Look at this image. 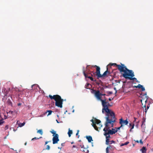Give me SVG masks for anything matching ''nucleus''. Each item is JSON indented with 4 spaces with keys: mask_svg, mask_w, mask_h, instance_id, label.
I'll use <instances>...</instances> for the list:
<instances>
[{
    "mask_svg": "<svg viewBox=\"0 0 153 153\" xmlns=\"http://www.w3.org/2000/svg\"><path fill=\"white\" fill-rule=\"evenodd\" d=\"M105 119L106 120L105 123V128H108L107 130L111 135L115 134L117 132V130L113 128L111 129H110V127L108 126V124L109 123H115L116 122V118L115 115L111 117H106Z\"/></svg>",
    "mask_w": 153,
    "mask_h": 153,
    "instance_id": "obj_1",
    "label": "nucleus"
},
{
    "mask_svg": "<svg viewBox=\"0 0 153 153\" xmlns=\"http://www.w3.org/2000/svg\"><path fill=\"white\" fill-rule=\"evenodd\" d=\"M106 100L105 99L104 100H101L102 105V112L103 113H104L105 112H106V117H111L113 116H115L114 113L108 108L107 105L109 103L108 101H106Z\"/></svg>",
    "mask_w": 153,
    "mask_h": 153,
    "instance_id": "obj_2",
    "label": "nucleus"
},
{
    "mask_svg": "<svg viewBox=\"0 0 153 153\" xmlns=\"http://www.w3.org/2000/svg\"><path fill=\"white\" fill-rule=\"evenodd\" d=\"M49 97L51 99L54 100L55 101V105L59 107L62 108V102L63 99L58 95H54L53 96L51 95H49Z\"/></svg>",
    "mask_w": 153,
    "mask_h": 153,
    "instance_id": "obj_3",
    "label": "nucleus"
},
{
    "mask_svg": "<svg viewBox=\"0 0 153 153\" xmlns=\"http://www.w3.org/2000/svg\"><path fill=\"white\" fill-rule=\"evenodd\" d=\"M122 76L126 79H128L130 80H135L136 82H137L136 78L133 77L134 76L133 71L131 70H129L127 68L124 73L122 74Z\"/></svg>",
    "mask_w": 153,
    "mask_h": 153,
    "instance_id": "obj_4",
    "label": "nucleus"
},
{
    "mask_svg": "<svg viewBox=\"0 0 153 153\" xmlns=\"http://www.w3.org/2000/svg\"><path fill=\"white\" fill-rule=\"evenodd\" d=\"M109 65H110L111 66H116L117 67V69L120 71V72L122 74H123V72L124 73L127 68L124 64L122 63H121L120 65H117L115 63H110Z\"/></svg>",
    "mask_w": 153,
    "mask_h": 153,
    "instance_id": "obj_5",
    "label": "nucleus"
},
{
    "mask_svg": "<svg viewBox=\"0 0 153 153\" xmlns=\"http://www.w3.org/2000/svg\"><path fill=\"white\" fill-rule=\"evenodd\" d=\"M108 129V128H104L103 130L104 131V135L105 136L106 138L105 143L107 145H108L109 144V139L111 138L110 135H111L110 133H109V132L107 130Z\"/></svg>",
    "mask_w": 153,
    "mask_h": 153,
    "instance_id": "obj_6",
    "label": "nucleus"
},
{
    "mask_svg": "<svg viewBox=\"0 0 153 153\" xmlns=\"http://www.w3.org/2000/svg\"><path fill=\"white\" fill-rule=\"evenodd\" d=\"M92 93L94 94L96 97L100 101H101V100H102L101 99V97L100 96H105V94H102L100 93L99 91V90L96 91L95 90L93 89L92 90Z\"/></svg>",
    "mask_w": 153,
    "mask_h": 153,
    "instance_id": "obj_7",
    "label": "nucleus"
},
{
    "mask_svg": "<svg viewBox=\"0 0 153 153\" xmlns=\"http://www.w3.org/2000/svg\"><path fill=\"white\" fill-rule=\"evenodd\" d=\"M52 140L53 144H55L58 143V141H59V135L58 134H56L53 136Z\"/></svg>",
    "mask_w": 153,
    "mask_h": 153,
    "instance_id": "obj_8",
    "label": "nucleus"
},
{
    "mask_svg": "<svg viewBox=\"0 0 153 153\" xmlns=\"http://www.w3.org/2000/svg\"><path fill=\"white\" fill-rule=\"evenodd\" d=\"M94 67L96 68V75L97 77V78L98 79L99 78H101V74L100 73V68L96 65H95Z\"/></svg>",
    "mask_w": 153,
    "mask_h": 153,
    "instance_id": "obj_9",
    "label": "nucleus"
},
{
    "mask_svg": "<svg viewBox=\"0 0 153 153\" xmlns=\"http://www.w3.org/2000/svg\"><path fill=\"white\" fill-rule=\"evenodd\" d=\"M120 123L121 124V127H122L125 125H127L128 122L127 120H123L122 118L120 119Z\"/></svg>",
    "mask_w": 153,
    "mask_h": 153,
    "instance_id": "obj_10",
    "label": "nucleus"
},
{
    "mask_svg": "<svg viewBox=\"0 0 153 153\" xmlns=\"http://www.w3.org/2000/svg\"><path fill=\"white\" fill-rule=\"evenodd\" d=\"M110 74V71H108V68H107V70L103 74L101 75V78H104L105 77H107Z\"/></svg>",
    "mask_w": 153,
    "mask_h": 153,
    "instance_id": "obj_11",
    "label": "nucleus"
},
{
    "mask_svg": "<svg viewBox=\"0 0 153 153\" xmlns=\"http://www.w3.org/2000/svg\"><path fill=\"white\" fill-rule=\"evenodd\" d=\"M95 125L97 124V125H99V126H100L98 127H97V128H98V129H99V130H100L102 126V125L100 124L101 121L100 120L97 119L96 118H95Z\"/></svg>",
    "mask_w": 153,
    "mask_h": 153,
    "instance_id": "obj_12",
    "label": "nucleus"
},
{
    "mask_svg": "<svg viewBox=\"0 0 153 153\" xmlns=\"http://www.w3.org/2000/svg\"><path fill=\"white\" fill-rule=\"evenodd\" d=\"M143 97L142 98V99L141 100V102L142 104H143L142 103V102H143L144 101L145 103H146V102H147V100L148 98V96H147L146 93L144 94V95H143Z\"/></svg>",
    "mask_w": 153,
    "mask_h": 153,
    "instance_id": "obj_13",
    "label": "nucleus"
},
{
    "mask_svg": "<svg viewBox=\"0 0 153 153\" xmlns=\"http://www.w3.org/2000/svg\"><path fill=\"white\" fill-rule=\"evenodd\" d=\"M115 148V147L111 145H109L108 147H107L106 149V153H109V149H112L113 150Z\"/></svg>",
    "mask_w": 153,
    "mask_h": 153,
    "instance_id": "obj_14",
    "label": "nucleus"
},
{
    "mask_svg": "<svg viewBox=\"0 0 153 153\" xmlns=\"http://www.w3.org/2000/svg\"><path fill=\"white\" fill-rule=\"evenodd\" d=\"M83 74L85 77L86 78H88L89 79L92 81H94V79L92 77L88 76V74H86L85 73L84 71H83Z\"/></svg>",
    "mask_w": 153,
    "mask_h": 153,
    "instance_id": "obj_15",
    "label": "nucleus"
},
{
    "mask_svg": "<svg viewBox=\"0 0 153 153\" xmlns=\"http://www.w3.org/2000/svg\"><path fill=\"white\" fill-rule=\"evenodd\" d=\"M92 123V126L94 127V128L97 131H99V130H98V128L97 126L96 125H95L94 124L95 121L93 119H92L91 120Z\"/></svg>",
    "mask_w": 153,
    "mask_h": 153,
    "instance_id": "obj_16",
    "label": "nucleus"
},
{
    "mask_svg": "<svg viewBox=\"0 0 153 153\" xmlns=\"http://www.w3.org/2000/svg\"><path fill=\"white\" fill-rule=\"evenodd\" d=\"M86 139L88 140L89 142L90 143L91 141H93L92 138L91 136H86Z\"/></svg>",
    "mask_w": 153,
    "mask_h": 153,
    "instance_id": "obj_17",
    "label": "nucleus"
},
{
    "mask_svg": "<svg viewBox=\"0 0 153 153\" xmlns=\"http://www.w3.org/2000/svg\"><path fill=\"white\" fill-rule=\"evenodd\" d=\"M140 151H142V152L143 153H146V147H144V146H143L142 147V149H140Z\"/></svg>",
    "mask_w": 153,
    "mask_h": 153,
    "instance_id": "obj_18",
    "label": "nucleus"
},
{
    "mask_svg": "<svg viewBox=\"0 0 153 153\" xmlns=\"http://www.w3.org/2000/svg\"><path fill=\"white\" fill-rule=\"evenodd\" d=\"M82 152H84L86 153H89V151L87 148H84L82 150Z\"/></svg>",
    "mask_w": 153,
    "mask_h": 153,
    "instance_id": "obj_19",
    "label": "nucleus"
},
{
    "mask_svg": "<svg viewBox=\"0 0 153 153\" xmlns=\"http://www.w3.org/2000/svg\"><path fill=\"white\" fill-rule=\"evenodd\" d=\"M68 134L69 137H70L71 134H72V131L71 130H70V129H69L68 131Z\"/></svg>",
    "mask_w": 153,
    "mask_h": 153,
    "instance_id": "obj_20",
    "label": "nucleus"
},
{
    "mask_svg": "<svg viewBox=\"0 0 153 153\" xmlns=\"http://www.w3.org/2000/svg\"><path fill=\"white\" fill-rule=\"evenodd\" d=\"M25 122H24L23 123H20L18 124V126L20 127H22L24 126V125L25 124Z\"/></svg>",
    "mask_w": 153,
    "mask_h": 153,
    "instance_id": "obj_21",
    "label": "nucleus"
},
{
    "mask_svg": "<svg viewBox=\"0 0 153 153\" xmlns=\"http://www.w3.org/2000/svg\"><path fill=\"white\" fill-rule=\"evenodd\" d=\"M142 85H141L140 84H138V85L136 86H134V87L137 88H140L141 87H142Z\"/></svg>",
    "mask_w": 153,
    "mask_h": 153,
    "instance_id": "obj_22",
    "label": "nucleus"
},
{
    "mask_svg": "<svg viewBox=\"0 0 153 153\" xmlns=\"http://www.w3.org/2000/svg\"><path fill=\"white\" fill-rule=\"evenodd\" d=\"M129 143V142L128 141H127L124 143H122L120 145V146H124V145H127Z\"/></svg>",
    "mask_w": 153,
    "mask_h": 153,
    "instance_id": "obj_23",
    "label": "nucleus"
},
{
    "mask_svg": "<svg viewBox=\"0 0 153 153\" xmlns=\"http://www.w3.org/2000/svg\"><path fill=\"white\" fill-rule=\"evenodd\" d=\"M37 133H39L42 135L43 134V132L42 129H39L37 131Z\"/></svg>",
    "mask_w": 153,
    "mask_h": 153,
    "instance_id": "obj_24",
    "label": "nucleus"
},
{
    "mask_svg": "<svg viewBox=\"0 0 153 153\" xmlns=\"http://www.w3.org/2000/svg\"><path fill=\"white\" fill-rule=\"evenodd\" d=\"M50 132L53 134V136H54L56 134V131H54V130H52L50 131Z\"/></svg>",
    "mask_w": 153,
    "mask_h": 153,
    "instance_id": "obj_25",
    "label": "nucleus"
},
{
    "mask_svg": "<svg viewBox=\"0 0 153 153\" xmlns=\"http://www.w3.org/2000/svg\"><path fill=\"white\" fill-rule=\"evenodd\" d=\"M7 102L9 105H10L11 106L12 105V103L10 100H8Z\"/></svg>",
    "mask_w": 153,
    "mask_h": 153,
    "instance_id": "obj_26",
    "label": "nucleus"
},
{
    "mask_svg": "<svg viewBox=\"0 0 153 153\" xmlns=\"http://www.w3.org/2000/svg\"><path fill=\"white\" fill-rule=\"evenodd\" d=\"M48 112V116L51 115V114L52 111L51 110H47L46 111V112Z\"/></svg>",
    "mask_w": 153,
    "mask_h": 153,
    "instance_id": "obj_27",
    "label": "nucleus"
},
{
    "mask_svg": "<svg viewBox=\"0 0 153 153\" xmlns=\"http://www.w3.org/2000/svg\"><path fill=\"white\" fill-rule=\"evenodd\" d=\"M96 74V72H94V71H92L91 72V73L90 74L92 76H93V75H95V74Z\"/></svg>",
    "mask_w": 153,
    "mask_h": 153,
    "instance_id": "obj_28",
    "label": "nucleus"
},
{
    "mask_svg": "<svg viewBox=\"0 0 153 153\" xmlns=\"http://www.w3.org/2000/svg\"><path fill=\"white\" fill-rule=\"evenodd\" d=\"M42 138V137H40L39 138L34 137L32 138L31 140H37Z\"/></svg>",
    "mask_w": 153,
    "mask_h": 153,
    "instance_id": "obj_29",
    "label": "nucleus"
},
{
    "mask_svg": "<svg viewBox=\"0 0 153 153\" xmlns=\"http://www.w3.org/2000/svg\"><path fill=\"white\" fill-rule=\"evenodd\" d=\"M50 149V146L49 145H47V148L45 149V150H49ZM45 149H44V150H45Z\"/></svg>",
    "mask_w": 153,
    "mask_h": 153,
    "instance_id": "obj_30",
    "label": "nucleus"
},
{
    "mask_svg": "<svg viewBox=\"0 0 153 153\" xmlns=\"http://www.w3.org/2000/svg\"><path fill=\"white\" fill-rule=\"evenodd\" d=\"M33 86H35L36 88L37 87H38L40 89V88L39 87V85L37 84H34V85H32V88Z\"/></svg>",
    "mask_w": 153,
    "mask_h": 153,
    "instance_id": "obj_31",
    "label": "nucleus"
},
{
    "mask_svg": "<svg viewBox=\"0 0 153 153\" xmlns=\"http://www.w3.org/2000/svg\"><path fill=\"white\" fill-rule=\"evenodd\" d=\"M4 122V121H3V120H0V125L2 124Z\"/></svg>",
    "mask_w": 153,
    "mask_h": 153,
    "instance_id": "obj_32",
    "label": "nucleus"
},
{
    "mask_svg": "<svg viewBox=\"0 0 153 153\" xmlns=\"http://www.w3.org/2000/svg\"><path fill=\"white\" fill-rule=\"evenodd\" d=\"M140 88L141 89V90L142 91H143L145 90V88L143 87V85L142 86V87H141V88Z\"/></svg>",
    "mask_w": 153,
    "mask_h": 153,
    "instance_id": "obj_33",
    "label": "nucleus"
},
{
    "mask_svg": "<svg viewBox=\"0 0 153 153\" xmlns=\"http://www.w3.org/2000/svg\"><path fill=\"white\" fill-rule=\"evenodd\" d=\"M144 108H145V112L146 113L147 111V109H146V105H144Z\"/></svg>",
    "mask_w": 153,
    "mask_h": 153,
    "instance_id": "obj_34",
    "label": "nucleus"
},
{
    "mask_svg": "<svg viewBox=\"0 0 153 153\" xmlns=\"http://www.w3.org/2000/svg\"><path fill=\"white\" fill-rule=\"evenodd\" d=\"M134 124H132V127H131L130 130V131H131V130L134 128Z\"/></svg>",
    "mask_w": 153,
    "mask_h": 153,
    "instance_id": "obj_35",
    "label": "nucleus"
},
{
    "mask_svg": "<svg viewBox=\"0 0 153 153\" xmlns=\"http://www.w3.org/2000/svg\"><path fill=\"white\" fill-rule=\"evenodd\" d=\"M8 125H6L5 127V128H4V129L5 130H7L8 129Z\"/></svg>",
    "mask_w": 153,
    "mask_h": 153,
    "instance_id": "obj_36",
    "label": "nucleus"
},
{
    "mask_svg": "<svg viewBox=\"0 0 153 153\" xmlns=\"http://www.w3.org/2000/svg\"><path fill=\"white\" fill-rule=\"evenodd\" d=\"M121 127V126L120 127H116L115 128L116 129V130H117V131H118V130H120V128L121 127Z\"/></svg>",
    "mask_w": 153,
    "mask_h": 153,
    "instance_id": "obj_37",
    "label": "nucleus"
},
{
    "mask_svg": "<svg viewBox=\"0 0 153 153\" xmlns=\"http://www.w3.org/2000/svg\"><path fill=\"white\" fill-rule=\"evenodd\" d=\"M111 106V105L109 103L107 105V107H108V108L109 107H110V106Z\"/></svg>",
    "mask_w": 153,
    "mask_h": 153,
    "instance_id": "obj_38",
    "label": "nucleus"
},
{
    "mask_svg": "<svg viewBox=\"0 0 153 153\" xmlns=\"http://www.w3.org/2000/svg\"><path fill=\"white\" fill-rule=\"evenodd\" d=\"M140 144H143V141H142V140L141 139L140 140Z\"/></svg>",
    "mask_w": 153,
    "mask_h": 153,
    "instance_id": "obj_39",
    "label": "nucleus"
},
{
    "mask_svg": "<svg viewBox=\"0 0 153 153\" xmlns=\"http://www.w3.org/2000/svg\"><path fill=\"white\" fill-rule=\"evenodd\" d=\"M111 143H110V144H111L112 143H115V141L114 140H112L110 141Z\"/></svg>",
    "mask_w": 153,
    "mask_h": 153,
    "instance_id": "obj_40",
    "label": "nucleus"
},
{
    "mask_svg": "<svg viewBox=\"0 0 153 153\" xmlns=\"http://www.w3.org/2000/svg\"><path fill=\"white\" fill-rule=\"evenodd\" d=\"M13 113V111H9V112H8V113L11 114H12Z\"/></svg>",
    "mask_w": 153,
    "mask_h": 153,
    "instance_id": "obj_41",
    "label": "nucleus"
},
{
    "mask_svg": "<svg viewBox=\"0 0 153 153\" xmlns=\"http://www.w3.org/2000/svg\"><path fill=\"white\" fill-rule=\"evenodd\" d=\"M132 124H134V123H130L129 124V125L130 126H131V127H132Z\"/></svg>",
    "mask_w": 153,
    "mask_h": 153,
    "instance_id": "obj_42",
    "label": "nucleus"
},
{
    "mask_svg": "<svg viewBox=\"0 0 153 153\" xmlns=\"http://www.w3.org/2000/svg\"><path fill=\"white\" fill-rule=\"evenodd\" d=\"M79 130H78L77 131V133L76 134V136H77V135H78V134H79Z\"/></svg>",
    "mask_w": 153,
    "mask_h": 153,
    "instance_id": "obj_43",
    "label": "nucleus"
},
{
    "mask_svg": "<svg viewBox=\"0 0 153 153\" xmlns=\"http://www.w3.org/2000/svg\"><path fill=\"white\" fill-rule=\"evenodd\" d=\"M108 93L110 94H112L113 93L111 91H109L108 92Z\"/></svg>",
    "mask_w": 153,
    "mask_h": 153,
    "instance_id": "obj_44",
    "label": "nucleus"
},
{
    "mask_svg": "<svg viewBox=\"0 0 153 153\" xmlns=\"http://www.w3.org/2000/svg\"><path fill=\"white\" fill-rule=\"evenodd\" d=\"M134 120L133 122H134L136 121V120L137 119V118L134 117Z\"/></svg>",
    "mask_w": 153,
    "mask_h": 153,
    "instance_id": "obj_45",
    "label": "nucleus"
},
{
    "mask_svg": "<svg viewBox=\"0 0 153 153\" xmlns=\"http://www.w3.org/2000/svg\"><path fill=\"white\" fill-rule=\"evenodd\" d=\"M114 123H110V124H111V127H113Z\"/></svg>",
    "mask_w": 153,
    "mask_h": 153,
    "instance_id": "obj_46",
    "label": "nucleus"
},
{
    "mask_svg": "<svg viewBox=\"0 0 153 153\" xmlns=\"http://www.w3.org/2000/svg\"><path fill=\"white\" fill-rule=\"evenodd\" d=\"M49 142L48 141H46L45 142V145L47 144Z\"/></svg>",
    "mask_w": 153,
    "mask_h": 153,
    "instance_id": "obj_47",
    "label": "nucleus"
},
{
    "mask_svg": "<svg viewBox=\"0 0 153 153\" xmlns=\"http://www.w3.org/2000/svg\"><path fill=\"white\" fill-rule=\"evenodd\" d=\"M113 99V98H112L111 99L110 98H109L108 100L109 101H110L111 100H112Z\"/></svg>",
    "mask_w": 153,
    "mask_h": 153,
    "instance_id": "obj_48",
    "label": "nucleus"
},
{
    "mask_svg": "<svg viewBox=\"0 0 153 153\" xmlns=\"http://www.w3.org/2000/svg\"><path fill=\"white\" fill-rule=\"evenodd\" d=\"M73 148H76V146H75V145H73Z\"/></svg>",
    "mask_w": 153,
    "mask_h": 153,
    "instance_id": "obj_49",
    "label": "nucleus"
},
{
    "mask_svg": "<svg viewBox=\"0 0 153 153\" xmlns=\"http://www.w3.org/2000/svg\"><path fill=\"white\" fill-rule=\"evenodd\" d=\"M143 123H144V121H143V123H142V125H141V127H142V126H143Z\"/></svg>",
    "mask_w": 153,
    "mask_h": 153,
    "instance_id": "obj_50",
    "label": "nucleus"
},
{
    "mask_svg": "<svg viewBox=\"0 0 153 153\" xmlns=\"http://www.w3.org/2000/svg\"><path fill=\"white\" fill-rule=\"evenodd\" d=\"M149 108V106H148L146 108V109H148Z\"/></svg>",
    "mask_w": 153,
    "mask_h": 153,
    "instance_id": "obj_51",
    "label": "nucleus"
},
{
    "mask_svg": "<svg viewBox=\"0 0 153 153\" xmlns=\"http://www.w3.org/2000/svg\"><path fill=\"white\" fill-rule=\"evenodd\" d=\"M20 105H21V104L20 103H19L18 105V106Z\"/></svg>",
    "mask_w": 153,
    "mask_h": 153,
    "instance_id": "obj_52",
    "label": "nucleus"
},
{
    "mask_svg": "<svg viewBox=\"0 0 153 153\" xmlns=\"http://www.w3.org/2000/svg\"><path fill=\"white\" fill-rule=\"evenodd\" d=\"M56 122H57V123H59V122H58V120H56Z\"/></svg>",
    "mask_w": 153,
    "mask_h": 153,
    "instance_id": "obj_53",
    "label": "nucleus"
},
{
    "mask_svg": "<svg viewBox=\"0 0 153 153\" xmlns=\"http://www.w3.org/2000/svg\"><path fill=\"white\" fill-rule=\"evenodd\" d=\"M96 81H97V80H96V79H94V82H96Z\"/></svg>",
    "mask_w": 153,
    "mask_h": 153,
    "instance_id": "obj_54",
    "label": "nucleus"
},
{
    "mask_svg": "<svg viewBox=\"0 0 153 153\" xmlns=\"http://www.w3.org/2000/svg\"><path fill=\"white\" fill-rule=\"evenodd\" d=\"M26 144H27V143H25V145H26Z\"/></svg>",
    "mask_w": 153,
    "mask_h": 153,
    "instance_id": "obj_55",
    "label": "nucleus"
},
{
    "mask_svg": "<svg viewBox=\"0 0 153 153\" xmlns=\"http://www.w3.org/2000/svg\"><path fill=\"white\" fill-rule=\"evenodd\" d=\"M136 142H137L138 143H139V141L138 140H137Z\"/></svg>",
    "mask_w": 153,
    "mask_h": 153,
    "instance_id": "obj_56",
    "label": "nucleus"
},
{
    "mask_svg": "<svg viewBox=\"0 0 153 153\" xmlns=\"http://www.w3.org/2000/svg\"><path fill=\"white\" fill-rule=\"evenodd\" d=\"M89 65H87V68L88 66H89Z\"/></svg>",
    "mask_w": 153,
    "mask_h": 153,
    "instance_id": "obj_57",
    "label": "nucleus"
},
{
    "mask_svg": "<svg viewBox=\"0 0 153 153\" xmlns=\"http://www.w3.org/2000/svg\"><path fill=\"white\" fill-rule=\"evenodd\" d=\"M97 125V126H98V127L97 126V127H98L99 126H99V125Z\"/></svg>",
    "mask_w": 153,
    "mask_h": 153,
    "instance_id": "obj_58",
    "label": "nucleus"
},
{
    "mask_svg": "<svg viewBox=\"0 0 153 153\" xmlns=\"http://www.w3.org/2000/svg\"><path fill=\"white\" fill-rule=\"evenodd\" d=\"M71 143V144H73V143H74V142H72Z\"/></svg>",
    "mask_w": 153,
    "mask_h": 153,
    "instance_id": "obj_59",
    "label": "nucleus"
},
{
    "mask_svg": "<svg viewBox=\"0 0 153 153\" xmlns=\"http://www.w3.org/2000/svg\"><path fill=\"white\" fill-rule=\"evenodd\" d=\"M114 89L115 90H116V88H114Z\"/></svg>",
    "mask_w": 153,
    "mask_h": 153,
    "instance_id": "obj_60",
    "label": "nucleus"
},
{
    "mask_svg": "<svg viewBox=\"0 0 153 153\" xmlns=\"http://www.w3.org/2000/svg\"><path fill=\"white\" fill-rule=\"evenodd\" d=\"M117 92V91H116L115 92V93H116Z\"/></svg>",
    "mask_w": 153,
    "mask_h": 153,
    "instance_id": "obj_61",
    "label": "nucleus"
},
{
    "mask_svg": "<svg viewBox=\"0 0 153 153\" xmlns=\"http://www.w3.org/2000/svg\"><path fill=\"white\" fill-rule=\"evenodd\" d=\"M63 144L62 143V145H63Z\"/></svg>",
    "mask_w": 153,
    "mask_h": 153,
    "instance_id": "obj_62",
    "label": "nucleus"
},
{
    "mask_svg": "<svg viewBox=\"0 0 153 153\" xmlns=\"http://www.w3.org/2000/svg\"><path fill=\"white\" fill-rule=\"evenodd\" d=\"M63 144L62 143V145H63Z\"/></svg>",
    "mask_w": 153,
    "mask_h": 153,
    "instance_id": "obj_63",
    "label": "nucleus"
},
{
    "mask_svg": "<svg viewBox=\"0 0 153 153\" xmlns=\"http://www.w3.org/2000/svg\"><path fill=\"white\" fill-rule=\"evenodd\" d=\"M89 85V84H88V85Z\"/></svg>",
    "mask_w": 153,
    "mask_h": 153,
    "instance_id": "obj_64",
    "label": "nucleus"
}]
</instances>
